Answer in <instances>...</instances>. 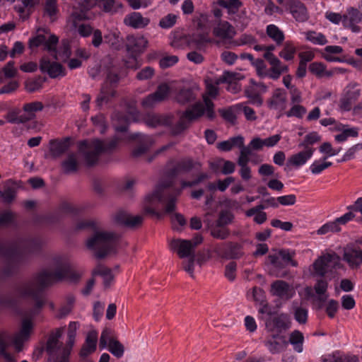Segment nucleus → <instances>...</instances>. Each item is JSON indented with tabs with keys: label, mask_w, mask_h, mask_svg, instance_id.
<instances>
[{
	"label": "nucleus",
	"mask_w": 362,
	"mask_h": 362,
	"mask_svg": "<svg viewBox=\"0 0 362 362\" xmlns=\"http://www.w3.org/2000/svg\"><path fill=\"white\" fill-rule=\"evenodd\" d=\"M65 279L74 281L80 279V275L72 270L66 258L56 256L49 269H43L30 279L16 282L12 291L0 295L1 308H16L19 298H30L33 301V304L24 310L25 318L22 321L20 331L13 338V343L18 351H21L23 343L30 338L33 328L30 318L38 315L45 305L43 290L52 282Z\"/></svg>",
	"instance_id": "nucleus-1"
},
{
	"label": "nucleus",
	"mask_w": 362,
	"mask_h": 362,
	"mask_svg": "<svg viewBox=\"0 0 362 362\" xmlns=\"http://www.w3.org/2000/svg\"><path fill=\"white\" fill-rule=\"evenodd\" d=\"M42 240L38 237L18 238L8 243L0 242V256L6 264L0 269V284L17 272L26 260V255L40 252Z\"/></svg>",
	"instance_id": "nucleus-2"
},
{
	"label": "nucleus",
	"mask_w": 362,
	"mask_h": 362,
	"mask_svg": "<svg viewBox=\"0 0 362 362\" xmlns=\"http://www.w3.org/2000/svg\"><path fill=\"white\" fill-rule=\"evenodd\" d=\"M173 180L168 178L160 182L151 194L146 195L145 200L149 204L159 202L164 206L163 212L156 211L151 206H146L145 211L147 214H152L158 218H161L165 214H169L173 212L176 209V202L177 197L180 195L182 190L186 187H194L193 180L181 182V188H174L171 190L168 189L173 186Z\"/></svg>",
	"instance_id": "nucleus-3"
},
{
	"label": "nucleus",
	"mask_w": 362,
	"mask_h": 362,
	"mask_svg": "<svg viewBox=\"0 0 362 362\" xmlns=\"http://www.w3.org/2000/svg\"><path fill=\"white\" fill-rule=\"evenodd\" d=\"M118 143V140L114 138L110 141H101L93 139L91 141L83 140L78 144V152L83 156L87 166L90 167L95 165L99 156L103 153L111 152Z\"/></svg>",
	"instance_id": "nucleus-4"
},
{
	"label": "nucleus",
	"mask_w": 362,
	"mask_h": 362,
	"mask_svg": "<svg viewBox=\"0 0 362 362\" xmlns=\"http://www.w3.org/2000/svg\"><path fill=\"white\" fill-rule=\"evenodd\" d=\"M118 236L116 233L96 229L86 241V247L95 251L98 259H103L108 254L116 252Z\"/></svg>",
	"instance_id": "nucleus-5"
},
{
	"label": "nucleus",
	"mask_w": 362,
	"mask_h": 362,
	"mask_svg": "<svg viewBox=\"0 0 362 362\" xmlns=\"http://www.w3.org/2000/svg\"><path fill=\"white\" fill-rule=\"evenodd\" d=\"M78 327L79 325L77 322H71L69 323L67 333L68 339L64 346L62 342L59 341V339L62 337L64 332V327H59L52 331L48 337L45 348L47 346L49 340L52 337L55 342V346H53L54 351L56 354L55 356L69 360V356L75 342L76 329Z\"/></svg>",
	"instance_id": "nucleus-6"
},
{
	"label": "nucleus",
	"mask_w": 362,
	"mask_h": 362,
	"mask_svg": "<svg viewBox=\"0 0 362 362\" xmlns=\"http://www.w3.org/2000/svg\"><path fill=\"white\" fill-rule=\"evenodd\" d=\"M340 257L336 253H327L317 258L314 264L315 275L324 277L328 272H332L333 269L339 267Z\"/></svg>",
	"instance_id": "nucleus-7"
},
{
	"label": "nucleus",
	"mask_w": 362,
	"mask_h": 362,
	"mask_svg": "<svg viewBox=\"0 0 362 362\" xmlns=\"http://www.w3.org/2000/svg\"><path fill=\"white\" fill-rule=\"evenodd\" d=\"M214 252L226 259H240L243 255V246L240 243L227 242L214 245Z\"/></svg>",
	"instance_id": "nucleus-8"
},
{
	"label": "nucleus",
	"mask_w": 362,
	"mask_h": 362,
	"mask_svg": "<svg viewBox=\"0 0 362 362\" xmlns=\"http://www.w3.org/2000/svg\"><path fill=\"white\" fill-rule=\"evenodd\" d=\"M58 41V37L55 35H50L47 38L45 35L38 33L29 40V47L33 49L44 45V49L49 52L54 59H57L56 46Z\"/></svg>",
	"instance_id": "nucleus-9"
},
{
	"label": "nucleus",
	"mask_w": 362,
	"mask_h": 362,
	"mask_svg": "<svg viewBox=\"0 0 362 362\" xmlns=\"http://www.w3.org/2000/svg\"><path fill=\"white\" fill-rule=\"evenodd\" d=\"M129 139L136 142V146L132 153L134 158H138L146 153L154 144V140L151 136L139 132L130 134Z\"/></svg>",
	"instance_id": "nucleus-10"
},
{
	"label": "nucleus",
	"mask_w": 362,
	"mask_h": 362,
	"mask_svg": "<svg viewBox=\"0 0 362 362\" xmlns=\"http://www.w3.org/2000/svg\"><path fill=\"white\" fill-rule=\"evenodd\" d=\"M138 112L131 110L128 112H115L112 116L115 130L119 132H126L132 121H136Z\"/></svg>",
	"instance_id": "nucleus-11"
},
{
	"label": "nucleus",
	"mask_w": 362,
	"mask_h": 362,
	"mask_svg": "<svg viewBox=\"0 0 362 362\" xmlns=\"http://www.w3.org/2000/svg\"><path fill=\"white\" fill-rule=\"evenodd\" d=\"M189 110L192 111L196 119L204 115L207 119L212 121L216 117L214 111V103L208 98H204V104L202 103H196L192 108Z\"/></svg>",
	"instance_id": "nucleus-12"
},
{
	"label": "nucleus",
	"mask_w": 362,
	"mask_h": 362,
	"mask_svg": "<svg viewBox=\"0 0 362 362\" xmlns=\"http://www.w3.org/2000/svg\"><path fill=\"white\" fill-rule=\"evenodd\" d=\"M265 326L268 332L281 334L290 327V322L286 314L281 313L265 320Z\"/></svg>",
	"instance_id": "nucleus-13"
},
{
	"label": "nucleus",
	"mask_w": 362,
	"mask_h": 362,
	"mask_svg": "<svg viewBox=\"0 0 362 362\" xmlns=\"http://www.w3.org/2000/svg\"><path fill=\"white\" fill-rule=\"evenodd\" d=\"M196 119L192 111L187 109L182 113L176 123H175L174 117L173 116V123L168 127H170V132L173 136H177L188 129L191 122Z\"/></svg>",
	"instance_id": "nucleus-14"
},
{
	"label": "nucleus",
	"mask_w": 362,
	"mask_h": 362,
	"mask_svg": "<svg viewBox=\"0 0 362 362\" xmlns=\"http://www.w3.org/2000/svg\"><path fill=\"white\" fill-rule=\"evenodd\" d=\"M170 93V88L166 83L159 85L156 90L144 98L141 105L144 108H151L158 103L165 100Z\"/></svg>",
	"instance_id": "nucleus-15"
},
{
	"label": "nucleus",
	"mask_w": 362,
	"mask_h": 362,
	"mask_svg": "<svg viewBox=\"0 0 362 362\" xmlns=\"http://www.w3.org/2000/svg\"><path fill=\"white\" fill-rule=\"evenodd\" d=\"M40 70L42 73H47L52 78L64 76L66 71L64 66L56 62H51L47 57H43L40 61Z\"/></svg>",
	"instance_id": "nucleus-16"
},
{
	"label": "nucleus",
	"mask_w": 362,
	"mask_h": 362,
	"mask_svg": "<svg viewBox=\"0 0 362 362\" xmlns=\"http://www.w3.org/2000/svg\"><path fill=\"white\" fill-rule=\"evenodd\" d=\"M343 259L351 268H358L362 264V249L355 245L347 246L344 250Z\"/></svg>",
	"instance_id": "nucleus-17"
},
{
	"label": "nucleus",
	"mask_w": 362,
	"mask_h": 362,
	"mask_svg": "<svg viewBox=\"0 0 362 362\" xmlns=\"http://www.w3.org/2000/svg\"><path fill=\"white\" fill-rule=\"evenodd\" d=\"M271 293L281 299L289 300L293 297L296 291L287 282L277 280L272 284Z\"/></svg>",
	"instance_id": "nucleus-18"
},
{
	"label": "nucleus",
	"mask_w": 362,
	"mask_h": 362,
	"mask_svg": "<svg viewBox=\"0 0 362 362\" xmlns=\"http://www.w3.org/2000/svg\"><path fill=\"white\" fill-rule=\"evenodd\" d=\"M264 345L267 347L271 354H276L284 351L286 349L288 341L284 335L272 334L264 342Z\"/></svg>",
	"instance_id": "nucleus-19"
},
{
	"label": "nucleus",
	"mask_w": 362,
	"mask_h": 362,
	"mask_svg": "<svg viewBox=\"0 0 362 362\" xmlns=\"http://www.w3.org/2000/svg\"><path fill=\"white\" fill-rule=\"evenodd\" d=\"M286 6L289 9L293 17L299 22L305 21L308 18V12L305 5L299 0H285Z\"/></svg>",
	"instance_id": "nucleus-20"
},
{
	"label": "nucleus",
	"mask_w": 362,
	"mask_h": 362,
	"mask_svg": "<svg viewBox=\"0 0 362 362\" xmlns=\"http://www.w3.org/2000/svg\"><path fill=\"white\" fill-rule=\"evenodd\" d=\"M287 94L285 90L276 88L268 100V107L271 110L282 111L286 108Z\"/></svg>",
	"instance_id": "nucleus-21"
},
{
	"label": "nucleus",
	"mask_w": 362,
	"mask_h": 362,
	"mask_svg": "<svg viewBox=\"0 0 362 362\" xmlns=\"http://www.w3.org/2000/svg\"><path fill=\"white\" fill-rule=\"evenodd\" d=\"M170 249L175 252L182 259L188 257L194 251L190 241L184 239L172 240L170 243Z\"/></svg>",
	"instance_id": "nucleus-22"
},
{
	"label": "nucleus",
	"mask_w": 362,
	"mask_h": 362,
	"mask_svg": "<svg viewBox=\"0 0 362 362\" xmlns=\"http://www.w3.org/2000/svg\"><path fill=\"white\" fill-rule=\"evenodd\" d=\"M264 59L271 65L272 73L270 74V78L277 80L282 74L288 71V66L286 64H283L274 54L267 53L264 55Z\"/></svg>",
	"instance_id": "nucleus-23"
},
{
	"label": "nucleus",
	"mask_w": 362,
	"mask_h": 362,
	"mask_svg": "<svg viewBox=\"0 0 362 362\" xmlns=\"http://www.w3.org/2000/svg\"><path fill=\"white\" fill-rule=\"evenodd\" d=\"M195 164L190 158L182 159L168 170V178L175 179L180 174L189 173L194 168Z\"/></svg>",
	"instance_id": "nucleus-24"
},
{
	"label": "nucleus",
	"mask_w": 362,
	"mask_h": 362,
	"mask_svg": "<svg viewBox=\"0 0 362 362\" xmlns=\"http://www.w3.org/2000/svg\"><path fill=\"white\" fill-rule=\"evenodd\" d=\"M213 34L222 40H231L236 32L235 28L228 21H221L213 29Z\"/></svg>",
	"instance_id": "nucleus-25"
},
{
	"label": "nucleus",
	"mask_w": 362,
	"mask_h": 362,
	"mask_svg": "<svg viewBox=\"0 0 362 362\" xmlns=\"http://www.w3.org/2000/svg\"><path fill=\"white\" fill-rule=\"evenodd\" d=\"M150 23L148 18H144L139 12H132L124 18V23L135 29L145 28Z\"/></svg>",
	"instance_id": "nucleus-26"
},
{
	"label": "nucleus",
	"mask_w": 362,
	"mask_h": 362,
	"mask_svg": "<svg viewBox=\"0 0 362 362\" xmlns=\"http://www.w3.org/2000/svg\"><path fill=\"white\" fill-rule=\"evenodd\" d=\"M315 148H307L296 154L292 155L287 160V166L298 168L304 164L312 157Z\"/></svg>",
	"instance_id": "nucleus-27"
},
{
	"label": "nucleus",
	"mask_w": 362,
	"mask_h": 362,
	"mask_svg": "<svg viewBox=\"0 0 362 362\" xmlns=\"http://www.w3.org/2000/svg\"><path fill=\"white\" fill-rule=\"evenodd\" d=\"M145 124L150 127H156L158 126H168L173 123V115H148L144 119Z\"/></svg>",
	"instance_id": "nucleus-28"
},
{
	"label": "nucleus",
	"mask_w": 362,
	"mask_h": 362,
	"mask_svg": "<svg viewBox=\"0 0 362 362\" xmlns=\"http://www.w3.org/2000/svg\"><path fill=\"white\" fill-rule=\"evenodd\" d=\"M97 341V332L95 331L89 332L86 336L85 343L80 351V357L86 358L93 353L96 349Z\"/></svg>",
	"instance_id": "nucleus-29"
},
{
	"label": "nucleus",
	"mask_w": 362,
	"mask_h": 362,
	"mask_svg": "<svg viewBox=\"0 0 362 362\" xmlns=\"http://www.w3.org/2000/svg\"><path fill=\"white\" fill-rule=\"evenodd\" d=\"M115 221L129 228H134L141 224L143 217L141 216H132L124 211L118 212L115 216Z\"/></svg>",
	"instance_id": "nucleus-30"
},
{
	"label": "nucleus",
	"mask_w": 362,
	"mask_h": 362,
	"mask_svg": "<svg viewBox=\"0 0 362 362\" xmlns=\"http://www.w3.org/2000/svg\"><path fill=\"white\" fill-rule=\"evenodd\" d=\"M268 260L269 263L272 266V271L271 273L274 274L276 277H286L287 275V272L282 271L286 267L284 264L281 258L279 257V254L276 252L275 254L269 255L268 256Z\"/></svg>",
	"instance_id": "nucleus-31"
},
{
	"label": "nucleus",
	"mask_w": 362,
	"mask_h": 362,
	"mask_svg": "<svg viewBox=\"0 0 362 362\" xmlns=\"http://www.w3.org/2000/svg\"><path fill=\"white\" fill-rule=\"evenodd\" d=\"M116 95V90L115 87L108 86L107 84H103L100 94L98 95L95 103L98 107H101L105 103L110 101L111 98Z\"/></svg>",
	"instance_id": "nucleus-32"
},
{
	"label": "nucleus",
	"mask_w": 362,
	"mask_h": 362,
	"mask_svg": "<svg viewBox=\"0 0 362 362\" xmlns=\"http://www.w3.org/2000/svg\"><path fill=\"white\" fill-rule=\"evenodd\" d=\"M93 276L99 275L103 279V285L105 288H109L114 280V275L111 269L98 264L92 272Z\"/></svg>",
	"instance_id": "nucleus-33"
},
{
	"label": "nucleus",
	"mask_w": 362,
	"mask_h": 362,
	"mask_svg": "<svg viewBox=\"0 0 362 362\" xmlns=\"http://www.w3.org/2000/svg\"><path fill=\"white\" fill-rule=\"evenodd\" d=\"M147 43V40L144 37H131L128 38L127 48L132 53L139 54L144 50Z\"/></svg>",
	"instance_id": "nucleus-34"
},
{
	"label": "nucleus",
	"mask_w": 362,
	"mask_h": 362,
	"mask_svg": "<svg viewBox=\"0 0 362 362\" xmlns=\"http://www.w3.org/2000/svg\"><path fill=\"white\" fill-rule=\"evenodd\" d=\"M49 151L54 157H59L64 153L69 148V138L63 141L51 140L49 142Z\"/></svg>",
	"instance_id": "nucleus-35"
},
{
	"label": "nucleus",
	"mask_w": 362,
	"mask_h": 362,
	"mask_svg": "<svg viewBox=\"0 0 362 362\" xmlns=\"http://www.w3.org/2000/svg\"><path fill=\"white\" fill-rule=\"evenodd\" d=\"M218 4L227 9L228 15L231 16L230 20L236 21L235 15L238 13L242 6V2L240 0H217Z\"/></svg>",
	"instance_id": "nucleus-36"
},
{
	"label": "nucleus",
	"mask_w": 362,
	"mask_h": 362,
	"mask_svg": "<svg viewBox=\"0 0 362 362\" xmlns=\"http://www.w3.org/2000/svg\"><path fill=\"white\" fill-rule=\"evenodd\" d=\"M292 313L294 319L300 325H304L307 322L308 317V310L305 307L299 305L298 302L293 301L292 303Z\"/></svg>",
	"instance_id": "nucleus-37"
},
{
	"label": "nucleus",
	"mask_w": 362,
	"mask_h": 362,
	"mask_svg": "<svg viewBox=\"0 0 362 362\" xmlns=\"http://www.w3.org/2000/svg\"><path fill=\"white\" fill-rule=\"evenodd\" d=\"M209 42H211V40L206 35L199 34L192 36L189 42V45L199 52H204L206 51V44Z\"/></svg>",
	"instance_id": "nucleus-38"
},
{
	"label": "nucleus",
	"mask_w": 362,
	"mask_h": 362,
	"mask_svg": "<svg viewBox=\"0 0 362 362\" xmlns=\"http://www.w3.org/2000/svg\"><path fill=\"white\" fill-rule=\"evenodd\" d=\"M78 161L75 153H69L66 158L62 163L64 172L66 174L75 173L78 169Z\"/></svg>",
	"instance_id": "nucleus-39"
},
{
	"label": "nucleus",
	"mask_w": 362,
	"mask_h": 362,
	"mask_svg": "<svg viewBox=\"0 0 362 362\" xmlns=\"http://www.w3.org/2000/svg\"><path fill=\"white\" fill-rule=\"evenodd\" d=\"M5 117L11 124H23L30 120L29 117L24 115L23 111L17 108L10 110Z\"/></svg>",
	"instance_id": "nucleus-40"
},
{
	"label": "nucleus",
	"mask_w": 362,
	"mask_h": 362,
	"mask_svg": "<svg viewBox=\"0 0 362 362\" xmlns=\"http://www.w3.org/2000/svg\"><path fill=\"white\" fill-rule=\"evenodd\" d=\"M95 4V0H79L78 6L74 12L75 16L78 19L86 18V12L89 11Z\"/></svg>",
	"instance_id": "nucleus-41"
},
{
	"label": "nucleus",
	"mask_w": 362,
	"mask_h": 362,
	"mask_svg": "<svg viewBox=\"0 0 362 362\" xmlns=\"http://www.w3.org/2000/svg\"><path fill=\"white\" fill-rule=\"evenodd\" d=\"M211 235L216 239L226 240L230 235V230L226 227L218 226V224L212 223L209 225Z\"/></svg>",
	"instance_id": "nucleus-42"
},
{
	"label": "nucleus",
	"mask_w": 362,
	"mask_h": 362,
	"mask_svg": "<svg viewBox=\"0 0 362 362\" xmlns=\"http://www.w3.org/2000/svg\"><path fill=\"white\" fill-rule=\"evenodd\" d=\"M277 253L279 254V257L281 258L283 260L282 262H284L286 267L289 265L294 267L298 266V262L293 259L296 255L295 250L290 249H281L278 250Z\"/></svg>",
	"instance_id": "nucleus-43"
},
{
	"label": "nucleus",
	"mask_w": 362,
	"mask_h": 362,
	"mask_svg": "<svg viewBox=\"0 0 362 362\" xmlns=\"http://www.w3.org/2000/svg\"><path fill=\"white\" fill-rule=\"evenodd\" d=\"M266 32L267 35L272 38L277 45L282 44L284 40V33L274 24H270L267 26Z\"/></svg>",
	"instance_id": "nucleus-44"
},
{
	"label": "nucleus",
	"mask_w": 362,
	"mask_h": 362,
	"mask_svg": "<svg viewBox=\"0 0 362 362\" xmlns=\"http://www.w3.org/2000/svg\"><path fill=\"white\" fill-rule=\"evenodd\" d=\"M175 100L180 104H187L195 100V95L193 90L189 88L180 89L175 96Z\"/></svg>",
	"instance_id": "nucleus-45"
},
{
	"label": "nucleus",
	"mask_w": 362,
	"mask_h": 362,
	"mask_svg": "<svg viewBox=\"0 0 362 362\" xmlns=\"http://www.w3.org/2000/svg\"><path fill=\"white\" fill-rule=\"evenodd\" d=\"M304 341V337L302 332L298 330L292 332L289 337V342L293 346V349L298 353L303 351V344Z\"/></svg>",
	"instance_id": "nucleus-46"
},
{
	"label": "nucleus",
	"mask_w": 362,
	"mask_h": 362,
	"mask_svg": "<svg viewBox=\"0 0 362 362\" xmlns=\"http://www.w3.org/2000/svg\"><path fill=\"white\" fill-rule=\"evenodd\" d=\"M98 6L105 12L114 13L122 7V4L115 0H98Z\"/></svg>",
	"instance_id": "nucleus-47"
},
{
	"label": "nucleus",
	"mask_w": 362,
	"mask_h": 362,
	"mask_svg": "<svg viewBox=\"0 0 362 362\" xmlns=\"http://www.w3.org/2000/svg\"><path fill=\"white\" fill-rule=\"evenodd\" d=\"M117 337L114 331L108 327L105 328L100 335L99 340V348L102 350L106 349L108 343H111L112 340L114 341Z\"/></svg>",
	"instance_id": "nucleus-48"
},
{
	"label": "nucleus",
	"mask_w": 362,
	"mask_h": 362,
	"mask_svg": "<svg viewBox=\"0 0 362 362\" xmlns=\"http://www.w3.org/2000/svg\"><path fill=\"white\" fill-rule=\"evenodd\" d=\"M252 65L255 68L257 74L260 78L268 77L270 78V74L272 73L271 68L267 69V64L264 59L259 58L256 59Z\"/></svg>",
	"instance_id": "nucleus-49"
},
{
	"label": "nucleus",
	"mask_w": 362,
	"mask_h": 362,
	"mask_svg": "<svg viewBox=\"0 0 362 362\" xmlns=\"http://www.w3.org/2000/svg\"><path fill=\"white\" fill-rule=\"evenodd\" d=\"M107 350L117 358H121L124 354V345L117 339L112 340L111 343L107 344L106 347Z\"/></svg>",
	"instance_id": "nucleus-50"
},
{
	"label": "nucleus",
	"mask_w": 362,
	"mask_h": 362,
	"mask_svg": "<svg viewBox=\"0 0 362 362\" xmlns=\"http://www.w3.org/2000/svg\"><path fill=\"white\" fill-rule=\"evenodd\" d=\"M328 288V281L326 279L325 276L320 277L316 280V283L314 286V289L315 293L320 296L319 300L324 302L325 301L327 296L325 298L322 296L327 292Z\"/></svg>",
	"instance_id": "nucleus-51"
},
{
	"label": "nucleus",
	"mask_w": 362,
	"mask_h": 362,
	"mask_svg": "<svg viewBox=\"0 0 362 362\" xmlns=\"http://www.w3.org/2000/svg\"><path fill=\"white\" fill-rule=\"evenodd\" d=\"M362 20V13L356 8H350L348 13L344 15L342 23L346 26L348 23H359Z\"/></svg>",
	"instance_id": "nucleus-52"
},
{
	"label": "nucleus",
	"mask_w": 362,
	"mask_h": 362,
	"mask_svg": "<svg viewBox=\"0 0 362 362\" xmlns=\"http://www.w3.org/2000/svg\"><path fill=\"white\" fill-rule=\"evenodd\" d=\"M43 107L42 103L39 101L26 103L23 106L24 115L29 117L30 120L35 117V112L42 110Z\"/></svg>",
	"instance_id": "nucleus-53"
},
{
	"label": "nucleus",
	"mask_w": 362,
	"mask_h": 362,
	"mask_svg": "<svg viewBox=\"0 0 362 362\" xmlns=\"http://www.w3.org/2000/svg\"><path fill=\"white\" fill-rule=\"evenodd\" d=\"M56 52L57 57V59H55L56 60H67L71 54L69 42L65 40H62L59 49H56Z\"/></svg>",
	"instance_id": "nucleus-54"
},
{
	"label": "nucleus",
	"mask_w": 362,
	"mask_h": 362,
	"mask_svg": "<svg viewBox=\"0 0 362 362\" xmlns=\"http://www.w3.org/2000/svg\"><path fill=\"white\" fill-rule=\"evenodd\" d=\"M75 298L71 295H69L66 297V303L60 308L57 317L59 319H62L68 315L72 310Z\"/></svg>",
	"instance_id": "nucleus-55"
},
{
	"label": "nucleus",
	"mask_w": 362,
	"mask_h": 362,
	"mask_svg": "<svg viewBox=\"0 0 362 362\" xmlns=\"http://www.w3.org/2000/svg\"><path fill=\"white\" fill-rule=\"evenodd\" d=\"M234 219V215L228 210H222L218 214V219L215 221V223L218 224V226L226 227L230 224Z\"/></svg>",
	"instance_id": "nucleus-56"
},
{
	"label": "nucleus",
	"mask_w": 362,
	"mask_h": 362,
	"mask_svg": "<svg viewBox=\"0 0 362 362\" xmlns=\"http://www.w3.org/2000/svg\"><path fill=\"white\" fill-rule=\"evenodd\" d=\"M296 49L293 43L286 42L283 49L279 52V56L286 61L293 60Z\"/></svg>",
	"instance_id": "nucleus-57"
},
{
	"label": "nucleus",
	"mask_w": 362,
	"mask_h": 362,
	"mask_svg": "<svg viewBox=\"0 0 362 362\" xmlns=\"http://www.w3.org/2000/svg\"><path fill=\"white\" fill-rule=\"evenodd\" d=\"M53 346H55V342L53 338L49 340L47 346L45 348L46 352L49 355V358L47 362H69V360L65 359L59 356H55V351H54Z\"/></svg>",
	"instance_id": "nucleus-58"
},
{
	"label": "nucleus",
	"mask_w": 362,
	"mask_h": 362,
	"mask_svg": "<svg viewBox=\"0 0 362 362\" xmlns=\"http://www.w3.org/2000/svg\"><path fill=\"white\" fill-rule=\"evenodd\" d=\"M320 140V136L315 132H313L307 134L304 140L298 144L299 148H304L305 150L307 148H312L309 147L310 145H313Z\"/></svg>",
	"instance_id": "nucleus-59"
},
{
	"label": "nucleus",
	"mask_w": 362,
	"mask_h": 362,
	"mask_svg": "<svg viewBox=\"0 0 362 362\" xmlns=\"http://www.w3.org/2000/svg\"><path fill=\"white\" fill-rule=\"evenodd\" d=\"M11 339V337L7 332H0V354L6 359H9L11 358L10 354H8L6 350L8 346V341Z\"/></svg>",
	"instance_id": "nucleus-60"
},
{
	"label": "nucleus",
	"mask_w": 362,
	"mask_h": 362,
	"mask_svg": "<svg viewBox=\"0 0 362 362\" xmlns=\"http://www.w3.org/2000/svg\"><path fill=\"white\" fill-rule=\"evenodd\" d=\"M306 39L315 45H324L327 43V40L322 33L315 31L308 32Z\"/></svg>",
	"instance_id": "nucleus-61"
},
{
	"label": "nucleus",
	"mask_w": 362,
	"mask_h": 362,
	"mask_svg": "<svg viewBox=\"0 0 362 362\" xmlns=\"http://www.w3.org/2000/svg\"><path fill=\"white\" fill-rule=\"evenodd\" d=\"M98 228V223L95 220H80L76 223L75 226L76 230L92 229L94 232L96 229Z\"/></svg>",
	"instance_id": "nucleus-62"
},
{
	"label": "nucleus",
	"mask_w": 362,
	"mask_h": 362,
	"mask_svg": "<svg viewBox=\"0 0 362 362\" xmlns=\"http://www.w3.org/2000/svg\"><path fill=\"white\" fill-rule=\"evenodd\" d=\"M341 230V227L339 226L335 220L334 221L328 222L324 224L317 230V234L324 235L329 232L336 233Z\"/></svg>",
	"instance_id": "nucleus-63"
},
{
	"label": "nucleus",
	"mask_w": 362,
	"mask_h": 362,
	"mask_svg": "<svg viewBox=\"0 0 362 362\" xmlns=\"http://www.w3.org/2000/svg\"><path fill=\"white\" fill-rule=\"evenodd\" d=\"M306 113V108L299 104H295L288 112H286V115L288 117H296L298 118H302Z\"/></svg>",
	"instance_id": "nucleus-64"
}]
</instances>
